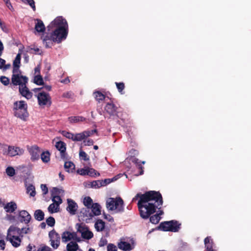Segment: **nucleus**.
I'll return each instance as SVG.
<instances>
[{
    "instance_id": "1",
    "label": "nucleus",
    "mask_w": 251,
    "mask_h": 251,
    "mask_svg": "<svg viewBox=\"0 0 251 251\" xmlns=\"http://www.w3.org/2000/svg\"><path fill=\"white\" fill-rule=\"evenodd\" d=\"M139 198L137 205L140 211V216L144 219L149 217L150 222L153 224H158L161 219L158 215H151L154 213L157 209H160L163 203L162 195L159 191H149L144 194L137 193L132 201Z\"/></svg>"
},
{
    "instance_id": "2",
    "label": "nucleus",
    "mask_w": 251,
    "mask_h": 251,
    "mask_svg": "<svg viewBox=\"0 0 251 251\" xmlns=\"http://www.w3.org/2000/svg\"><path fill=\"white\" fill-rule=\"evenodd\" d=\"M51 33L42 37L43 43L47 48H51L53 43H60L66 39L68 33V25L62 16L56 17L47 26Z\"/></svg>"
},
{
    "instance_id": "3",
    "label": "nucleus",
    "mask_w": 251,
    "mask_h": 251,
    "mask_svg": "<svg viewBox=\"0 0 251 251\" xmlns=\"http://www.w3.org/2000/svg\"><path fill=\"white\" fill-rule=\"evenodd\" d=\"M14 115L24 121L28 117L27 105L24 100L16 101L13 104Z\"/></svg>"
},
{
    "instance_id": "4",
    "label": "nucleus",
    "mask_w": 251,
    "mask_h": 251,
    "mask_svg": "<svg viewBox=\"0 0 251 251\" xmlns=\"http://www.w3.org/2000/svg\"><path fill=\"white\" fill-rule=\"evenodd\" d=\"M106 207L109 210H115L117 213L123 212L124 201L121 197L110 198L106 201Z\"/></svg>"
},
{
    "instance_id": "5",
    "label": "nucleus",
    "mask_w": 251,
    "mask_h": 251,
    "mask_svg": "<svg viewBox=\"0 0 251 251\" xmlns=\"http://www.w3.org/2000/svg\"><path fill=\"white\" fill-rule=\"evenodd\" d=\"M181 224L176 220L161 222L158 227V229L164 231L178 232L180 228Z\"/></svg>"
},
{
    "instance_id": "6",
    "label": "nucleus",
    "mask_w": 251,
    "mask_h": 251,
    "mask_svg": "<svg viewBox=\"0 0 251 251\" xmlns=\"http://www.w3.org/2000/svg\"><path fill=\"white\" fill-rule=\"evenodd\" d=\"M28 78L27 77H23V80L19 82L18 85H19V91L20 94L25 97L26 99L29 100L32 97V93L29 90L26 86L27 83Z\"/></svg>"
},
{
    "instance_id": "7",
    "label": "nucleus",
    "mask_w": 251,
    "mask_h": 251,
    "mask_svg": "<svg viewBox=\"0 0 251 251\" xmlns=\"http://www.w3.org/2000/svg\"><path fill=\"white\" fill-rule=\"evenodd\" d=\"M37 98L38 104L40 106L48 105L50 106L51 105V97L48 93L41 91L38 93Z\"/></svg>"
},
{
    "instance_id": "8",
    "label": "nucleus",
    "mask_w": 251,
    "mask_h": 251,
    "mask_svg": "<svg viewBox=\"0 0 251 251\" xmlns=\"http://www.w3.org/2000/svg\"><path fill=\"white\" fill-rule=\"evenodd\" d=\"M3 150V154L8 155L10 156H15L16 155H21L24 152V150L19 147H15L14 146H8V149H6L7 145H4Z\"/></svg>"
},
{
    "instance_id": "9",
    "label": "nucleus",
    "mask_w": 251,
    "mask_h": 251,
    "mask_svg": "<svg viewBox=\"0 0 251 251\" xmlns=\"http://www.w3.org/2000/svg\"><path fill=\"white\" fill-rule=\"evenodd\" d=\"M110 101L106 103L104 107V113L108 114L110 117L117 116L118 107L110 99Z\"/></svg>"
},
{
    "instance_id": "10",
    "label": "nucleus",
    "mask_w": 251,
    "mask_h": 251,
    "mask_svg": "<svg viewBox=\"0 0 251 251\" xmlns=\"http://www.w3.org/2000/svg\"><path fill=\"white\" fill-rule=\"evenodd\" d=\"M19 68V67H15L13 66V75L11 77V81L13 85L15 86H17L18 84H20L19 82L23 80V77H26V76L20 75L21 72Z\"/></svg>"
},
{
    "instance_id": "11",
    "label": "nucleus",
    "mask_w": 251,
    "mask_h": 251,
    "mask_svg": "<svg viewBox=\"0 0 251 251\" xmlns=\"http://www.w3.org/2000/svg\"><path fill=\"white\" fill-rule=\"evenodd\" d=\"M49 235L50 238V245L53 249H57L60 245V237L59 234L54 230H52L49 232Z\"/></svg>"
},
{
    "instance_id": "12",
    "label": "nucleus",
    "mask_w": 251,
    "mask_h": 251,
    "mask_svg": "<svg viewBox=\"0 0 251 251\" xmlns=\"http://www.w3.org/2000/svg\"><path fill=\"white\" fill-rule=\"evenodd\" d=\"M78 217L80 220L88 223L93 217V215L91 212V208L84 207L82 208L79 213Z\"/></svg>"
},
{
    "instance_id": "13",
    "label": "nucleus",
    "mask_w": 251,
    "mask_h": 251,
    "mask_svg": "<svg viewBox=\"0 0 251 251\" xmlns=\"http://www.w3.org/2000/svg\"><path fill=\"white\" fill-rule=\"evenodd\" d=\"M28 151L31 155V160L35 161L38 160L41 154V150L37 145L31 146L29 149Z\"/></svg>"
},
{
    "instance_id": "14",
    "label": "nucleus",
    "mask_w": 251,
    "mask_h": 251,
    "mask_svg": "<svg viewBox=\"0 0 251 251\" xmlns=\"http://www.w3.org/2000/svg\"><path fill=\"white\" fill-rule=\"evenodd\" d=\"M19 217L20 221L22 223H25V224H28L31 219V215L27 211L25 210L19 211Z\"/></svg>"
},
{
    "instance_id": "15",
    "label": "nucleus",
    "mask_w": 251,
    "mask_h": 251,
    "mask_svg": "<svg viewBox=\"0 0 251 251\" xmlns=\"http://www.w3.org/2000/svg\"><path fill=\"white\" fill-rule=\"evenodd\" d=\"M72 239L76 240L77 235L75 232H71L65 231L62 234V240L63 242L66 243Z\"/></svg>"
},
{
    "instance_id": "16",
    "label": "nucleus",
    "mask_w": 251,
    "mask_h": 251,
    "mask_svg": "<svg viewBox=\"0 0 251 251\" xmlns=\"http://www.w3.org/2000/svg\"><path fill=\"white\" fill-rule=\"evenodd\" d=\"M68 206L67 210L71 214L75 215L77 209V203L73 200L68 199L67 200Z\"/></svg>"
},
{
    "instance_id": "17",
    "label": "nucleus",
    "mask_w": 251,
    "mask_h": 251,
    "mask_svg": "<svg viewBox=\"0 0 251 251\" xmlns=\"http://www.w3.org/2000/svg\"><path fill=\"white\" fill-rule=\"evenodd\" d=\"M55 147L56 149L60 151V156L62 159L66 157V144L62 141H58L56 143Z\"/></svg>"
},
{
    "instance_id": "18",
    "label": "nucleus",
    "mask_w": 251,
    "mask_h": 251,
    "mask_svg": "<svg viewBox=\"0 0 251 251\" xmlns=\"http://www.w3.org/2000/svg\"><path fill=\"white\" fill-rule=\"evenodd\" d=\"M90 136V131H84L81 133H77L74 135V138L73 141H80L84 139L85 138Z\"/></svg>"
},
{
    "instance_id": "19",
    "label": "nucleus",
    "mask_w": 251,
    "mask_h": 251,
    "mask_svg": "<svg viewBox=\"0 0 251 251\" xmlns=\"http://www.w3.org/2000/svg\"><path fill=\"white\" fill-rule=\"evenodd\" d=\"M17 208V204L14 201L8 202L4 206V209L7 213H13Z\"/></svg>"
},
{
    "instance_id": "20",
    "label": "nucleus",
    "mask_w": 251,
    "mask_h": 251,
    "mask_svg": "<svg viewBox=\"0 0 251 251\" xmlns=\"http://www.w3.org/2000/svg\"><path fill=\"white\" fill-rule=\"evenodd\" d=\"M91 214L93 217L94 216H99L101 214V206L98 203H94L91 207Z\"/></svg>"
},
{
    "instance_id": "21",
    "label": "nucleus",
    "mask_w": 251,
    "mask_h": 251,
    "mask_svg": "<svg viewBox=\"0 0 251 251\" xmlns=\"http://www.w3.org/2000/svg\"><path fill=\"white\" fill-rule=\"evenodd\" d=\"M37 22L35 25V29L37 32H44L46 30L45 26L43 21L39 19L35 20Z\"/></svg>"
},
{
    "instance_id": "22",
    "label": "nucleus",
    "mask_w": 251,
    "mask_h": 251,
    "mask_svg": "<svg viewBox=\"0 0 251 251\" xmlns=\"http://www.w3.org/2000/svg\"><path fill=\"white\" fill-rule=\"evenodd\" d=\"M118 247L119 249L124 251H130L133 249L130 244L125 241L119 242L118 244Z\"/></svg>"
},
{
    "instance_id": "23",
    "label": "nucleus",
    "mask_w": 251,
    "mask_h": 251,
    "mask_svg": "<svg viewBox=\"0 0 251 251\" xmlns=\"http://www.w3.org/2000/svg\"><path fill=\"white\" fill-rule=\"evenodd\" d=\"M86 119L81 116H71L68 118V121L71 124L77 123L85 121Z\"/></svg>"
},
{
    "instance_id": "24",
    "label": "nucleus",
    "mask_w": 251,
    "mask_h": 251,
    "mask_svg": "<svg viewBox=\"0 0 251 251\" xmlns=\"http://www.w3.org/2000/svg\"><path fill=\"white\" fill-rule=\"evenodd\" d=\"M204 244L206 250L207 251H214L213 249V242L210 237H207L204 239Z\"/></svg>"
},
{
    "instance_id": "25",
    "label": "nucleus",
    "mask_w": 251,
    "mask_h": 251,
    "mask_svg": "<svg viewBox=\"0 0 251 251\" xmlns=\"http://www.w3.org/2000/svg\"><path fill=\"white\" fill-rule=\"evenodd\" d=\"M9 240L12 246L15 248L20 246L21 242V239L19 236L13 235L9 238Z\"/></svg>"
},
{
    "instance_id": "26",
    "label": "nucleus",
    "mask_w": 251,
    "mask_h": 251,
    "mask_svg": "<svg viewBox=\"0 0 251 251\" xmlns=\"http://www.w3.org/2000/svg\"><path fill=\"white\" fill-rule=\"evenodd\" d=\"M79 246L76 242L71 241L67 244L66 249L67 251H76L78 249Z\"/></svg>"
},
{
    "instance_id": "27",
    "label": "nucleus",
    "mask_w": 251,
    "mask_h": 251,
    "mask_svg": "<svg viewBox=\"0 0 251 251\" xmlns=\"http://www.w3.org/2000/svg\"><path fill=\"white\" fill-rule=\"evenodd\" d=\"M132 162L136 164V166L140 170V172L139 173V175H142L143 174L144 171H143V167L142 166V164H145V161L141 162L138 159L136 158H133L132 159Z\"/></svg>"
},
{
    "instance_id": "28",
    "label": "nucleus",
    "mask_w": 251,
    "mask_h": 251,
    "mask_svg": "<svg viewBox=\"0 0 251 251\" xmlns=\"http://www.w3.org/2000/svg\"><path fill=\"white\" fill-rule=\"evenodd\" d=\"M95 227L97 231H101L104 229L105 223L102 220H98L95 224Z\"/></svg>"
},
{
    "instance_id": "29",
    "label": "nucleus",
    "mask_w": 251,
    "mask_h": 251,
    "mask_svg": "<svg viewBox=\"0 0 251 251\" xmlns=\"http://www.w3.org/2000/svg\"><path fill=\"white\" fill-rule=\"evenodd\" d=\"M44 213L42 210L40 209L36 210L34 212V218L36 220L38 221H41L43 220L44 219Z\"/></svg>"
},
{
    "instance_id": "30",
    "label": "nucleus",
    "mask_w": 251,
    "mask_h": 251,
    "mask_svg": "<svg viewBox=\"0 0 251 251\" xmlns=\"http://www.w3.org/2000/svg\"><path fill=\"white\" fill-rule=\"evenodd\" d=\"M64 168L68 172H73L75 169V165L71 161H67L65 162Z\"/></svg>"
},
{
    "instance_id": "31",
    "label": "nucleus",
    "mask_w": 251,
    "mask_h": 251,
    "mask_svg": "<svg viewBox=\"0 0 251 251\" xmlns=\"http://www.w3.org/2000/svg\"><path fill=\"white\" fill-rule=\"evenodd\" d=\"M40 156L42 161L44 163H48L50 160V153L48 151L41 153Z\"/></svg>"
},
{
    "instance_id": "32",
    "label": "nucleus",
    "mask_w": 251,
    "mask_h": 251,
    "mask_svg": "<svg viewBox=\"0 0 251 251\" xmlns=\"http://www.w3.org/2000/svg\"><path fill=\"white\" fill-rule=\"evenodd\" d=\"M96 100L100 102L105 100L106 97L104 94L101 93L100 91H96L94 93Z\"/></svg>"
},
{
    "instance_id": "33",
    "label": "nucleus",
    "mask_w": 251,
    "mask_h": 251,
    "mask_svg": "<svg viewBox=\"0 0 251 251\" xmlns=\"http://www.w3.org/2000/svg\"><path fill=\"white\" fill-rule=\"evenodd\" d=\"M81 237L85 239L89 240L93 238V233L88 229L82 233Z\"/></svg>"
},
{
    "instance_id": "34",
    "label": "nucleus",
    "mask_w": 251,
    "mask_h": 251,
    "mask_svg": "<svg viewBox=\"0 0 251 251\" xmlns=\"http://www.w3.org/2000/svg\"><path fill=\"white\" fill-rule=\"evenodd\" d=\"M92 199L90 197H86L83 200V204L85 207L91 208V205H93Z\"/></svg>"
},
{
    "instance_id": "35",
    "label": "nucleus",
    "mask_w": 251,
    "mask_h": 251,
    "mask_svg": "<svg viewBox=\"0 0 251 251\" xmlns=\"http://www.w3.org/2000/svg\"><path fill=\"white\" fill-rule=\"evenodd\" d=\"M21 55L19 53L17 54L15 59L13 61V66L15 67H20Z\"/></svg>"
},
{
    "instance_id": "36",
    "label": "nucleus",
    "mask_w": 251,
    "mask_h": 251,
    "mask_svg": "<svg viewBox=\"0 0 251 251\" xmlns=\"http://www.w3.org/2000/svg\"><path fill=\"white\" fill-rule=\"evenodd\" d=\"M34 82L38 85L44 84L42 76L40 75H37L34 76Z\"/></svg>"
},
{
    "instance_id": "37",
    "label": "nucleus",
    "mask_w": 251,
    "mask_h": 251,
    "mask_svg": "<svg viewBox=\"0 0 251 251\" xmlns=\"http://www.w3.org/2000/svg\"><path fill=\"white\" fill-rule=\"evenodd\" d=\"M59 206H57L56 204L53 202L52 203L50 204L48 207V211L50 213H53L58 212L57 209Z\"/></svg>"
},
{
    "instance_id": "38",
    "label": "nucleus",
    "mask_w": 251,
    "mask_h": 251,
    "mask_svg": "<svg viewBox=\"0 0 251 251\" xmlns=\"http://www.w3.org/2000/svg\"><path fill=\"white\" fill-rule=\"evenodd\" d=\"M115 84L116 85L118 92L121 94H124L125 93V92H124V90L125 89V88L124 83L116 82Z\"/></svg>"
},
{
    "instance_id": "39",
    "label": "nucleus",
    "mask_w": 251,
    "mask_h": 251,
    "mask_svg": "<svg viewBox=\"0 0 251 251\" xmlns=\"http://www.w3.org/2000/svg\"><path fill=\"white\" fill-rule=\"evenodd\" d=\"M27 193H29L31 197H34L36 195L35 187L32 185H29L26 188Z\"/></svg>"
},
{
    "instance_id": "40",
    "label": "nucleus",
    "mask_w": 251,
    "mask_h": 251,
    "mask_svg": "<svg viewBox=\"0 0 251 251\" xmlns=\"http://www.w3.org/2000/svg\"><path fill=\"white\" fill-rule=\"evenodd\" d=\"M88 176L96 177L100 175V174L93 168H88Z\"/></svg>"
},
{
    "instance_id": "41",
    "label": "nucleus",
    "mask_w": 251,
    "mask_h": 251,
    "mask_svg": "<svg viewBox=\"0 0 251 251\" xmlns=\"http://www.w3.org/2000/svg\"><path fill=\"white\" fill-rule=\"evenodd\" d=\"M90 186L92 188H99L102 186L100 180H94L90 183Z\"/></svg>"
},
{
    "instance_id": "42",
    "label": "nucleus",
    "mask_w": 251,
    "mask_h": 251,
    "mask_svg": "<svg viewBox=\"0 0 251 251\" xmlns=\"http://www.w3.org/2000/svg\"><path fill=\"white\" fill-rule=\"evenodd\" d=\"M52 201L56 204L57 206H59V204H60L62 202V200L61 197L59 196H53L52 197Z\"/></svg>"
},
{
    "instance_id": "43",
    "label": "nucleus",
    "mask_w": 251,
    "mask_h": 251,
    "mask_svg": "<svg viewBox=\"0 0 251 251\" xmlns=\"http://www.w3.org/2000/svg\"><path fill=\"white\" fill-rule=\"evenodd\" d=\"M61 133L63 136L66 137L68 139H72L73 140V139L74 138V134L70 132L63 130L61 132Z\"/></svg>"
},
{
    "instance_id": "44",
    "label": "nucleus",
    "mask_w": 251,
    "mask_h": 251,
    "mask_svg": "<svg viewBox=\"0 0 251 251\" xmlns=\"http://www.w3.org/2000/svg\"><path fill=\"white\" fill-rule=\"evenodd\" d=\"M46 223L50 226H53L55 223V220L53 217L50 216L46 219Z\"/></svg>"
},
{
    "instance_id": "45",
    "label": "nucleus",
    "mask_w": 251,
    "mask_h": 251,
    "mask_svg": "<svg viewBox=\"0 0 251 251\" xmlns=\"http://www.w3.org/2000/svg\"><path fill=\"white\" fill-rule=\"evenodd\" d=\"M6 173L9 176H13L15 174V169L12 167H8L6 169Z\"/></svg>"
},
{
    "instance_id": "46",
    "label": "nucleus",
    "mask_w": 251,
    "mask_h": 251,
    "mask_svg": "<svg viewBox=\"0 0 251 251\" xmlns=\"http://www.w3.org/2000/svg\"><path fill=\"white\" fill-rule=\"evenodd\" d=\"M25 3H27L32 8L34 11L36 10L35 2L34 0H22Z\"/></svg>"
},
{
    "instance_id": "47",
    "label": "nucleus",
    "mask_w": 251,
    "mask_h": 251,
    "mask_svg": "<svg viewBox=\"0 0 251 251\" xmlns=\"http://www.w3.org/2000/svg\"><path fill=\"white\" fill-rule=\"evenodd\" d=\"M117 176H115L112 178V180H110V179H105L104 180H101V184H102V186H106V185L109 184L110 182H111L114 180H117Z\"/></svg>"
},
{
    "instance_id": "48",
    "label": "nucleus",
    "mask_w": 251,
    "mask_h": 251,
    "mask_svg": "<svg viewBox=\"0 0 251 251\" xmlns=\"http://www.w3.org/2000/svg\"><path fill=\"white\" fill-rule=\"evenodd\" d=\"M79 156L82 159L84 160V161H88L89 160V157H88V155L86 154V153L82 150H81L79 151Z\"/></svg>"
},
{
    "instance_id": "49",
    "label": "nucleus",
    "mask_w": 251,
    "mask_h": 251,
    "mask_svg": "<svg viewBox=\"0 0 251 251\" xmlns=\"http://www.w3.org/2000/svg\"><path fill=\"white\" fill-rule=\"evenodd\" d=\"M0 82L5 86H7L9 84V79L5 76H1L0 77Z\"/></svg>"
},
{
    "instance_id": "50",
    "label": "nucleus",
    "mask_w": 251,
    "mask_h": 251,
    "mask_svg": "<svg viewBox=\"0 0 251 251\" xmlns=\"http://www.w3.org/2000/svg\"><path fill=\"white\" fill-rule=\"evenodd\" d=\"M78 226L77 228V232L80 233L82 234L83 232L88 229V227L85 226H82L81 224H77Z\"/></svg>"
},
{
    "instance_id": "51",
    "label": "nucleus",
    "mask_w": 251,
    "mask_h": 251,
    "mask_svg": "<svg viewBox=\"0 0 251 251\" xmlns=\"http://www.w3.org/2000/svg\"><path fill=\"white\" fill-rule=\"evenodd\" d=\"M59 194L60 190L56 187H54L51 192V197L52 198L53 196H58Z\"/></svg>"
},
{
    "instance_id": "52",
    "label": "nucleus",
    "mask_w": 251,
    "mask_h": 251,
    "mask_svg": "<svg viewBox=\"0 0 251 251\" xmlns=\"http://www.w3.org/2000/svg\"><path fill=\"white\" fill-rule=\"evenodd\" d=\"M107 243V241L105 238H101L99 243V246L100 247H103L106 245Z\"/></svg>"
},
{
    "instance_id": "53",
    "label": "nucleus",
    "mask_w": 251,
    "mask_h": 251,
    "mask_svg": "<svg viewBox=\"0 0 251 251\" xmlns=\"http://www.w3.org/2000/svg\"><path fill=\"white\" fill-rule=\"evenodd\" d=\"M88 168L85 169H81L77 171L78 173H79L80 175L85 176L88 174Z\"/></svg>"
},
{
    "instance_id": "54",
    "label": "nucleus",
    "mask_w": 251,
    "mask_h": 251,
    "mask_svg": "<svg viewBox=\"0 0 251 251\" xmlns=\"http://www.w3.org/2000/svg\"><path fill=\"white\" fill-rule=\"evenodd\" d=\"M37 251H52V250L50 248L45 245L40 247Z\"/></svg>"
},
{
    "instance_id": "55",
    "label": "nucleus",
    "mask_w": 251,
    "mask_h": 251,
    "mask_svg": "<svg viewBox=\"0 0 251 251\" xmlns=\"http://www.w3.org/2000/svg\"><path fill=\"white\" fill-rule=\"evenodd\" d=\"M107 251H117L116 246L112 244H110L107 246Z\"/></svg>"
},
{
    "instance_id": "56",
    "label": "nucleus",
    "mask_w": 251,
    "mask_h": 251,
    "mask_svg": "<svg viewBox=\"0 0 251 251\" xmlns=\"http://www.w3.org/2000/svg\"><path fill=\"white\" fill-rule=\"evenodd\" d=\"M41 188L43 191V194L46 195L48 193V188L46 184H42Z\"/></svg>"
},
{
    "instance_id": "57",
    "label": "nucleus",
    "mask_w": 251,
    "mask_h": 251,
    "mask_svg": "<svg viewBox=\"0 0 251 251\" xmlns=\"http://www.w3.org/2000/svg\"><path fill=\"white\" fill-rule=\"evenodd\" d=\"M33 51L35 52V53H38L40 51V49L38 48H28L27 51L30 53H33Z\"/></svg>"
},
{
    "instance_id": "58",
    "label": "nucleus",
    "mask_w": 251,
    "mask_h": 251,
    "mask_svg": "<svg viewBox=\"0 0 251 251\" xmlns=\"http://www.w3.org/2000/svg\"><path fill=\"white\" fill-rule=\"evenodd\" d=\"M104 218L108 220L109 222H113L114 219L109 214H106L103 213Z\"/></svg>"
},
{
    "instance_id": "59",
    "label": "nucleus",
    "mask_w": 251,
    "mask_h": 251,
    "mask_svg": "<svg viewBox=\"0 0 251 251\" xmlns=\"http://www.w3.org/2000/svg\"><path fill=\"white\" fill-rule=\"evenodd\" d=\"M72 96V93L70 92H67L64 93L62 95V97L64 98H71Z\"/></svg>"
},
{
    "instance_id": "60",
    "label": "nucleus",
    "mask_w": 251,
    "mask_h": 251,
    "mask_svg": "<svg viewBox=\"0 0 251 251\" xmlns=\"http://www.w3.org/2000/svg\"><path fill=\"white\" fill-rule=\"evenodd\" d=\"M84 142L85 143V145L87 146H91L93 145L94 141L91 139H88L86 141H84Z\"/></svg>"
},
{
    "instance_id": "61",
    "label": "nucleus",
    "mask_w": 251,
    "mask_h": 251,
    "mask_svg": "<svg viewBox=\"0 0 251 251\" xmlns=\"http://www.w3.org/2000/svg\"><path fill=\"white\" fill-rule=\"evenodd\" d=\"M0 247L2 250H4L5 247V243L3 240H0Z\"/></svg>"
},
{
    "instance_id": "62",
    "label": "nucleus",
    "mask_w": 251,
    "mask_h": 251,
    "mask_svg": "<svg viewBox=\"0 0 251 251\" xmlns=\"http://www.w3.org/2000/svg\"><path fill=\"white\" fill-rule=\"evenodd\" d=\"M6 5L7 6V7L10 9L11 10V11L13 10V6L10 1V0H8L7 2L6 1V2H5Z\"/></svg>"
},
{
    "instance_id": "63",
    "label": "nucleus",
    "mask_w": 251,
    "mask_h": 251,
    "mask_svg": "<svg viewBox=\"0 0 251 251\" xmlns=\"http://www.w3.org/2000/svg\"><path fill=\"white\" fill-rule=\"evenodd\" d=\"M40 67L39 66L36 67L34 69V74L35 75H40Z\"/></svg>"
},
{
    "instance_id": "64",
    "label": "nucleus",
    "mask_w": 251,
    "mask_h": 251,
    "mask_svg": "<svg viewBox=\"0 0 251 251\" xmlns=\"http://www.w3.org/2000/svg\"><path fill=\"white\" fill-rule=\"evenodd\" d=\"M29 230H30V229L29 227L22 228L21 229V232L22 233L27 234L29 232Z\"/></svg>"
}]
</instances>
